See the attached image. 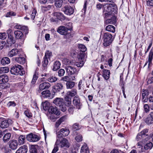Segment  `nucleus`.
<instances>
[{
    "label": "nucleus",
    "instance_id": "1",
    "mask_svg": "<svg viewBox=\"0 0 153 153\" xmlns=\"http://www.w3.org/2000/svg\"><path fill=\"white\" fill-rule=\"evenodd\" d=\"M117 7L112 4H106L103 5V12L111 13L114 14L117 13Z\"/></svg>",
    "mask_w": 153,
    "mask_h": 153
},
{
    "label": "nucleus",
    "instance_id": "2",
    "mask_svg": "<svg viewBox=\"0 0 153 153\" xmlns=\"http://www.w3.org/2000/svg\"><path fill=\"white\" fill-rule=\"evenodd\" d=\"M23 68L20 65H17L13 66L11 68L10 71L11 73L14 75L19 74L23 75L25 72L23 71Z\"/></svg>",
    "mask_w": 153,
    "mask_h": 153
},
{
    "label": "nucleus",
    "instance_id": "3",
    "mask_svg": "<svg viewBox=\"0 0 153 153\" xmlns=\"http://www.w3.org/2000/svg\"><path fill=\"white\" fill-rule=\"evenodd\" d=\"M53 103L57 106L59 107V109L63 111H65L67 108L64 104L63 99L60 98H56L53 101Z\"/></svg>",
    "mask_w": 153,
    "mask_h": 153
},
{
    "label": "nucleus",
    "instance_id": "4",
    "mask_svg": "<svg viewBox=\"0 0 153 153\" xmlns=\"http://www.w3.org/2000/svg\"><path fill=\"white\" fill-rule=\"evenodd\" d=\"M103 39V45L106 47L109 45L113 40L112 35L108 33H105L104 34Z\"/></svg>",
    "mask_w": 153,
    "mask_h": 153
},
{
    "label": "nucleus",
    "instance_id": "5",
    "mask_svg": "<svg viewBox=\"0 0 153 153\" xmlns=\"http://www.w3.org/2000/svg\"><path fill=\"white\" fill-rule=\"evenodd\" d=\"M56 145L61 148H68L70 147V143L68 140L65 138H63L61 140L57 138L56 141Z\"/></svg>",
    "mask_w": 153,
    "mask_h": 153
},
{
    "label": "nucleus",
    "instance_id": "6",
    "mask_svg": "<svg viewBox=\"0 0 153 153\" xmlns=\"http://www.w3.org/2000/svg\"><path fill=\"white\" fill-rule=\"evenodd\" d=\"M149 132V129H145L139 133L137 135L136 140L137 141H139L142 140L143 141H146L145 139L146 136H148L146 134Z\"/></svg>",
    "mask_w": 153,
    "mask_h": 153
},
{
    "label": "nucleus",
    "instance_id": "7",
    "mask_svg": "<svg viewBox=\"0 0 153 153\" xmlns=\"http://www.w3.org/2000/svg\"><path fill=\"white\" fill-rule=\"evenodd\" d=\"M69 132L68 129L66 128H62L58 132H56V137L58 138L65 137L69 134Z\"/></svg>",
    "mask_w": 153,
    "mask_h": 153
},
{
    "label": "nucleus",
    "instance_id": "8",
    "mask_svg": "<svg viewBox=\"0 0 153 153\" xmlns=\"http://www.w3.org/2000/svg\"><path fill=\"white\" fill-rule=\"evenodd\" d=\"M57 32L61 35H67V37H69L71 36L70 33L68 32L67 28L65 26H60L57 30Z\"/></svg>",
    "mask_w": 153,
    "mask_h": 153
},
{
    "label": "nucleus",
    "instance_id": "9",
    "mask_svg": "<svg viewBox=\"0 0 153 153\" xmlns=\"http://www.w3.org/2000/svg\"><path fill=\"white\" fill-rule=\"evenodd\" d=\"M51 86L50 84L48 82H44L41 83L39 85V88L37 91V93H40L43 90L48 89Z\"/></svg>",
    "mask_w": 153,
    "mask_h": 153
},
{
    "label": "nucleus",
    "instance_id": "10",
    "mask_svg": "<svg viewBox=\"0 0 153 153\" xmlns=\"http://www.w3.org/2000/svg\"><path fill=\"white\" fill-rule=\"evenodd\" d=\"M26 139L30 142H35L39 140V137L37 135L30 133L27 135Z\"/></svg>",
    "mask_w": 153,
    "mask_h": 153
},
{
    "label": "nucleus",
    "instance_id": "11",
    "mask_svg": "<svg viewBox=\"0 0 153 153\" xmlns=\"http://www.w3.org/2000/svg\"><path fill=\"white\" fill-rule=\"evenodd\" d=\"M62 10L66 15H70L74 12V9L69 5L65 6L62 8Z\"/></svg>",
    "mask_w": 153,
    "mask_h": 153
},
{
    "label": "nucleus",
    "instance_id": "12",
    "mask_svg": "<svg viewBox=\"0 0 153 153\" xmlns=\"http://www.w3.org/2000/svg\"><path fill=\"white\" fill-rule=\"evenodd\" d=\"M66 73L68 75H71L75 74L76 72V68L71 66H67L65 68Z\"/></svg>",
    "mask_w": 153,
    "mask_h": 153
},
{
    "label": "nucleus",
    "instance_id": "13",
    "mask_svg": "<svg viewBox=\"0 0 153 153\" xmlns=\"http://www.w3.org/2000/svg\"><path fill=\"white\" fill-rule=\"evenodd\" d=\"M18 144V143L17 140H10L8 142L9 148L13 150L16 149Z\"/></svg>",
    "mask_w": 153,
    "mask_h": 153
},
{
    "label": "nucleus",
    "instance_id": "14",
    "mask_svg": "<svg viewBox=\"0 0 153 153\" xmlns=\"http://www.w3.org/2000/svg\"><path fill=\"white\" fill-rule=\"evenodd\" d=\"M74 104L75 105L77 108L79 109L81 105L80 102V99L78 96H76L74 97L73 101Z\"/></svg>",
    "mask_w": 153,
    "mask_h": 153
},
{
    "label": "nucleus",
    "instance_id": "15",
    "mask_svg": "<svg viewBox=\"0 0 153 153\" xmlns=\"http://www.w3.org/2000/svg\"><path fill=\"white\" fill-rule=\"evenodd\" d=\"M48 111L49 113H51V114H54L56 115H59L60 114L59 111L58 110L57 108L55 106H51L49 107Z\"/></svg>",
    "mask_w": 153,
    "mask_h": 153
},
{
    "label": "nucleus",
    "instance_id": "16",
    "mask_svg": "<svg viewBox=\"0 0 153 153\" xmlns=\"http://www.w3.org/2000/svg\"><path fill=\"white\" fill-rule=\"evenodd\" d=\"M14 33L16 39L22 40L24 39V36L22 31L17 30L15 31Z\"/></svg>",
    "mask_w": 153,
    "mask_h": 153
},
{
    "label": "nucleus",
    "instance_id": "17",
    "mask_svg": "<svg viewBox=\"0 0 153 153\" xmlns=\"http://www.w3.org/2000/svg\"><path fill=\"white\" fill-rule=\"evenodd\" d=\"M7 45L8 46H11L16 42V40L14 39L12 35L8 36V39L7 41Z\"/></svg>",
    "mask_w": 153,
    "mask_h": 153
},
{
    "label": "nucleus",
    "instance_id": "18",
    "mask_svg": "<svg viewBox=\"0 0 153 153\" xmlns=\"http://www.w3.org/2000/svg\"><path fill=\"white\" fill-rule=\"evenodd\" d=\"M110 72L109 70L103 69L102 71V76L105 80L108 79L110 77Z\"/></svg>",
    "mask_w": 153,
    "mask_h": 153
},
{
    "label": "nucleus",
    "instance_id": "19",
    "mask_svg": "<svg viewBox=\"0 0 153 153\" xmlns=\"http://www.w3.org/2000/svg\"><path fill=\"white\" fill-rule=\"evenodd\" d=\"M19 52V51L17 49H13L8 52V56L10 57H12L18 55Z\"/></svg>",
    "mask_w": 153,
    "mask_h": 153
},
{
    "label": "nucleus",
    "instance_id": "20",
    "mask_svg": "<svg viewBox=\"0 0 153 153\" xmlns=\"http://www.w3.org/2000/svg\"><path fill=\"white\" fill-rule=\"evenodd\" d=\"M77 94V90L76 89H73L70 91H67L65 95L68 97H72L75 96Z\"/></svg>",
    "mask_w": 153,
    "mask_h": 153
},
{
    "label": "nucleus",
    "instance_id": "21",
    "mask_svg": "<svg viewBox=\"0 0 153 153\" xmlns=\"http://www.w3.org/2000/svg\"><path fill=\"white\" fill-rule=\"evenodd\" d=\"M53 14L54 16L56 17L57 19L61 21L65 20V18L64 15L61 13L55 12Z\"/></svg>",
    "mask_w": 153,
    "mask_h": 153
},
{
    "label": "nucleus",
    "instance_id": "22",
    "mask_svg": "<svg viewBox=\"0 0 153 153\" xmlns=\"http://www.w3.org/2000/svg\"><path fill=\"white\" fill-rule=\"evenodd\" d=\"M27 151V146L25 145L20 147L16 152V153H26Z\"/></svg>",
    "mask_w": 153,
    "mask_h": 153
},
{
    "label": "nucleus",
    "instance_id": "23",
    "mask_svg": "<svg viewBox=\"0 0 153 153\" xmlns=\"http://www.w3.org/2000/svg\"><path fill=\"white\" fill-rule=\"evenodd\" d=\"M63 87V85L60 83H57L53 87L54 91L56 92L62 90Z\"/></svg>",
    "mask_w": 153,
    "mask_h": 153
},
{
    "label": "nucleus",
    "instance_id": "24",
    "mask_svg": "<svg viewBox=\"0 0 153 153\" xmlns=\"http://www.w3.org/2000/svg\"><path fill=\"white\" fill-rule=\"evenodd\" d=\"M71 98L70 97H68L66 95H65V101L64 104L66 107H69L71 105Z\"/></svg>",
    "mask_w": 153,
    "mask_h": 153
},
{
    "label": "nucleus",
    "instance_id": "25",
    "mask_svg": "<svg viewBox=\"0 0 153 153\" xmlns=\"http://www.w3.org/2000/svg\"><path fill=\"white\" fill-rule=\"evenodd\" d=\"M50 91L49 90H47L42 91L40 96L42 98L50 97Z\"/></svg>",
    "mask_w": 153,
    "mask_h": 153
},
{
    "label": "nucleus",
    "instance_id": "26",
    "mask_svg": "<svg viewBox=\"0 0 153 153\" xmlns=\"http://www.w3.org/2000/svg\"><path fill=\"white\" fill-rule=\"evenodd\" d=\"M116 22V18L114 16H111L110 19H107L106 20V23L107 24H114Z\"/></svg>",
    "mask_w": 153,
    "mask_h": 153
},
{
    "label": "nucleus",
    "instance_id": "27",
    "mask_svg": "<svg viewBox=\"0 0 153 153\" xmlns=\"http://www.w3.org/2000/svg\"><path fill=\"white\" fill-rule=\"evenodd\" d=\"M75 79V77L74 76L72 77V78L71 79L70 77L68 76H66L62 77L61 79V80L68 82L69 81L74 80Z\"/></svg>",
    "mask_w": 153,
    "mask_h": 153
},
{
    "label": "nucleus",
    "instance_id": "28",
    "mask_svg": "<svg viewBox=\"0 0 153 153\" xmlns=\"http://www.w3.org/2000/svg\"><path fill=\"white\" fill-rule=\"evenodd\" d=\"M81 153H89L88 147L86 144H84L82 146L81 151Z\"/></svg>",
    "mask_w": 153,
    "mask_h": 153
},
{
    "label": "nucleus",
    "instance_id": "29",
    "mask_svg": "<svg viewBox=\"0 0 153 153\" xmlns=\"http://www.w3.org/2000/svg\"><path fill=\"white\" fill-rule=\"evenodd\" d=\"M60 63L59 61H56L53 63V70L55 71L59 69L60 66Z\"/></svg>",
    "mask_w": 153,
    "mask_h": 153
},
{
    "label": "nucleus",
    "instance_id": "30",
    "mask_svg": "<svg viewBox=\"0 0 153 153\" xmlns=\"http://www.w3.org/2000/svg\"><path fill=\"white\" fill-rule=\"evenodd\" d=\"M145 122L148 125H150L153 123V118L150 114L145 120Z\"/></svg>",
    "mask_w": 153,
    "mask_h": 153
},
{
    "label": "nucleus",
    "instance_id": "31",
    "mask_svg": "<svg viewBox=\"0 0 153 153\" xmlns=\"http://www.w3.org/2000/svg\"><path fill=\"white\" fill-rule=\"evenodd\" d=\"M10 62V59L7 57H4L2 58L1 60V63L3 65L8 64Z\"/></svg>",
    "mask_w": 153,
    "mask_h": 153
},
{
    "label": "nucleus",
    "instance_id": "32",
    "mask_svg": "<svg viewBox=\"0 0 153 153\" xmlns=\"http://www.w3.org/2000/svg\"><path fill=\"white\" fill-rule=\"evenodd\" d=\"M15 60L16 62L20 64H23L25 62V59L23 57H16L15 58Z\"/></svg>",
    "mask_w": 153,
    "mask_h": 153
},
{
    "label": "nucleus",
    "instance_id": "33",
    "mask_svg": "<svg viewBox=\"0 0 153 153\" xmlns=\"http://www.w3.org/2000/svg\"><path fill=\"white\" fill-rule=\"evenodd\" d=\"M8 80V77L6 74L0 76V82H7Z\"/></svg>",
    "mask_w": 153,
    "mask_h": 153
},
{
    "label": "nucleus",
    "instance_id": "34",
    "mask_svg": "<svg viewBox=\"0 0 153 153\" xmlns=\"http://www.w3.org/2000/svg\"><path fill=\"white\" fill-rule=\"evenodd\" d=\"M7 120H4L2 122L0 125V127L2 128H4L7 127L9 125V123Z\"/></svg>",
    "mask_w": 153,
    "mask_h": 153
},
{
    "label": "nucleus",
    "instance_id": "35",
    "mask_svg": "<svg viewBox=\"0 0 153 153\" xmlns=\"http://www.w3.org/2000/svg\"><path fill=\"white\" fill-rule=\"evenodd\" d=\"M25 140V136L22 135L20 136L18 139V144L19 145L23 144L24 143Z\"/></svg>",
    "mask_w": 153,
    "mask_h": 153
},
{
    "label": "nucleus",
    "instance_id": "36",
    "mask_svg": "<svg viewBox=\"0 0 153 153\" xmlns=\"http://www.w3.org/2000/svg\"><path fill=\"white\" fill-rule=\"evenodd\" d=\"M105 30L114 33L115 31V28L112 25H108L105 27Z\"/></svg>",
    "mask_w": 153,
    "mask_h": 153
},
{
    "label": "nucleus",
    "instance_id": "37",
    "mask_svg": "<svg viewBox=\"0 0 153 153\" xmlns=\"http://www.w3.org/2000/svg\"><path fill=\"white\" fill-rule=\"evenodd\" d=\"M57 78L56 76H51L47 79V80L49 82H54L57 81Z\"/></svg>",
    "mask_w": 153,
    "mask_h": 153
},
{
    "label": "nucleus",
    "instance_id": "38",
    "mask_svg": "<svg viewBox=\"0 0 153 153\" xmlns=\"http://www.w3.org/2000/svg\"><path fill=\"white\" fill-rule=\"evenodd\" d=\"M43 106L44 109L45 110H48L49 107L51 106L49 102L47 101L43 102Z\"/></svg>",
    "mask_w": 153,
    "mask_h": 153
},
{
    "label": "nucleus",
    "instance_id": "39",
    "mask_svg": "<svg viewBox=\"0 0 153 153\" xmlns=\"http://www.w3.org/2000/svg\"><path fill=\"white\" fill-rule=\"evenodd\" d=\"M75 85V83L74 82L70 81L67 82L66 85L67 89H71Z\"/></svg>",
    "mask_w": 153,
    "mask_h": 153
},
{
    "label": "nucleus",
    "instance_id": "40",
    "mask_svg": "<svg viewBox=\"0 0 153 153\" xmlns=\"http://www.w3.org/2000/svg\"><path fill=\"white\" fill-rule=\"evenodd\" d=\"M11 137V134L9 133H6L3 137V140L4 142H7L10 139Z\"/></svg>",
    "mask_w": 153,
    "mask_h": 153
},
{
    "label": "nucleus",
    "instance_id": "41",
    "mask_svg": "<svg viewBox=\"0 0 153 153\" xmlns=\"http://www.w3.org/2000/svg\"><path fill=\"white\" fill-rule=\"evenodd\" d=\"M153 146V144L152 142L147 143L144 146V148L146 150L151 149Z\"/></svg>",
    "mask_w": 153,
    "mask_h": 153
},
{
    "label": "nucleus",
    "instance_id": "42",
    "mask_svg": "<svg viewBox=\"0 0 153 153\" xmlns=\"http://www.w3.org/2000/svg\"><path fill=\"white\" fill-rule=\"evenodd\" d=\"M75 139L78 142H81L82 140V135L80 134H77L75 137Z\"/></svg>",
    "mask_w": 153,
    "mask_h": 153
},
{
    "label": "nucleus",
    "instance_id": "43",
    "mask_svg": "<svg viewBox=\"0 0 153 153\" xmlns=\"http://www.w3.org/2000/svg\"><path fill=\"white\" fill-rule=\"evenodd\" d=\"M55 5L56 7H61L62 5V0H55Z\"/></svg>",
    "mask_w": 153,
    "mask_h": 153
},
{
    "label": "nucleus",
    "instance_id": "44",
    "mask_svg": "<svg viewBox=\"0 0 153 153\" xmlns=\"http://www.w3.org/2000/svg\"><path fill=\"white\" fill-rule=\"evenodd\" d=\"M81 128V126L77 123L74 124L72 127V129L74 131L79 130Z\"/></svg>",
    "mask_w": 153,
    "mask_h": 153
},
{
    "label": "nucleus",
    "instance_id": "45",
    "mask_svg": "<svg viewBox=\"0 0 153 153\" xmlns=\"http://www.w3.org/2000/svg\"><path fill=\"white\" fill-rule=\"evenodd\" d=\"M8 83L7 82H0V88H1L4 89L8 87Z\"/></svg>",
    "mask_w": 153,
    "mask_h": 153
},
{
    "label": "nucleus",
    "instance_id": "46",
    "mask_svg": "<svg viewBox=\"0 0 153 153\" xmlns=\"http://www.w3.org/2000/svg\"><path fill=\"white\" fill-rule=\"evenodd\" d=\"M78 47L80 50L82 52H85L87 49L85 46L82 44H79Z\"/></svg>",
    "mask_w": 153,
    "mask_h": 153
},
{
    "label": "nucleus",
    "instance_id": "47",
    "mask_svg": "<svg viewBox=\"0 0 153 153\" xmlns=\"http://www.w3.org/2000/svg\"><path fill=\"white\" fill-rule=\"evenodd\" d=\"M65 73V70L63 69H61L58 71V75L59 77L63 76Z\"/></svg>",
    "mask_w": 153,
    "mask_h": 153
},
{
    "label": "nucleus",
    "instance_id": "48",
    "mask_svg": "<svg viewBox=\"0 0 153 153\" xmlns=\"http://www.w3.org/2000/svg\"><path fill=\"white\" fill-rule=\"evenodd\" d=\"M51 8V6L49 5L47 6H42L41 7V9L42 11L43 12H46L48 10L50 9Z\"/></svg>",
    "mask_w": 153,
    "mask_h": 153
},
{
    "label": "nucleus",
    "instance_id": "49",
    "mask_svg": "<svg viewBox=\"0 0 153 153\" xmlns=\"http://www.w3.org/2000/svg\"><path fill=\"white\" fill-rule=\"evenodd\" d=\"M79 62H77L76 63L75 65L78 67H82L84 63V60L79 61Z\"/></svg>",
    "mask_w": 153,
    "mask_h": 153
},
{
    "label": "nucleus",
    "instance_id": "50",
    "mask_svg": "<svg viewBox=\"0 0 153 153\" xmlns=\"http://www.w3.org/2000/svg\"><path fill=\"white\" fill-rule=\"evenodd\" d=\"M72 24L71 22H69L66 24L65 25V27L67 28V30H71L72 29Z\"/></svg>",
    "mask_w": 153,
    "mask_h": 153
},
{
    "label": "nucleus",
    "instance_id": "51",
    "mask_svg": "<svg viewBox=\"0 0 153 153\" xmlns=\"http://www.w3.org/2000/svg\"><path fill=\"white\" fill-rule=\"evenodd\" d=\"M24 114L28 118L32 117V113L28 110H25L24 112Z\"/></svg>",
    "mask_w": 153,
    "mask_h": 153
},
{
    "label": "nucleus",
    "instance_id": "52",
    "mask_svg": "<svg viewBox=\"0 0 153 153\" xmlns=\"http://www.w3.org/2000/svg\"><path fill=\"white\" fill-rule=\"evenodd\" d=\"M52 56V53L49 51H47L45 53L44 57L46 59H49L50 57Z\"/></svg>",
    "mask_w": 153,
    "mask_h": 153
},
{
    "label": "nucleus",
    "instance_id": "53",
    "mask_svg": "<svg viewBox=\"0 0 153 153\" xmlns=\"http://www.w3.org/2000/svg\"><path fill=\"white\" fill-rule=\"evenodd\" d=\"M16 15V13L13 11H9L7 12L6 15L7 17H10L11 16H15Z\"/></svg>",
    "mask_w": 153,
    "mask_h": 153
},
{
    "label": "nucleus",
    "instance_id": "54",
    "mask_svg": "<svg viewBox=\"0 0 153 153\" xmlns=\"http://www.w3.org/2000/svg\"><path fill=\"white\" fill-rule=\"evenodd\" d=\"M16 103L14 101H10L7 104V106L8 107H14L16 105Z\"/></svg>",
    "mask_w": 153,
    "mask_h": 153
},
{
    "label": "nucleus",
    "instance_id": "55",
    "mask_svg": "<svg viewBox=\"0 0 153 153\" xmlns=\"http://www.w3.org/2000/svg\"><path fill=\"white\" fill-rule=\"evenodd\" d=\"M38 78V76L36 75V74H34L33 76L32 79V80L31 83L33 84H34Z\"/></svg>",
    "mask_w": 153,
    "mask_h": 153
},
{
    "label": "nucleus",
    "instance_id": "56",
    "mask_svg": "<svg viewBox=\"0 0 153 153\" xmlns=\"http://www.w3.org/2000/svg\"><path fill=\"white\" fill-rule=\"evenodd\" d=\"M143 108L145 112L146 113H147L149 111V107L148 104H144L143 105Z\"/></svg>",
    "mask_w": 153,
    "mask_h": 153
},
{
    "label": "nucleus",
    "instance_id": "57",
    "mask_svg": "<svg viewBox=\"0 0 153 153\" xmlns=\"http://www.w3.org/2000/svg\"><path fill=\"white\" fill-rule=\"evenodd\" d=\"M48 63V59L44 58V60L42 62V65L44 67H45L47 66Z\"/></svg>",
    "mask_w": 153,
    "mask_h": 153
},
{
    "label": "nucleus",
    "instance_id": "58",
    "mask_svg": "<svg viewBox=\"0 0 153 153\" xmlns=\"http://www.w3.org/2000/svg\"><path fill=\"white\" fill-rule=\"evenodd\" d=\"M36 13V10L35 9H33L31 15V18L33 20L34 19Z\"/></svg>",
    "mask_w": 153,
    "mask_h": 153
},
{
    "label": "nucleus",
    "instance_id": "59",
    "mask_svg": "<svg viewBox=\"0 0 153 153\" xmlns=\"http://www.w3.org/2000/svg\"><path fill=\"white\" fill-rule=\"evenodd\" d=\"M148 96H143V95H142V101L143 103H145L148 101L149 98Z\"/></svg>",
    "mask_w": 153,
    "mask_h": 153
},
{
    "label": "nucleus",
    "instance_id": "60",
    "mask_svg": "<svg viewBox=\"0 0 153 153\" xmlns=\"http://www.w3.org/2000/svg\"><path fill=\"white\" fill-rule=\"evenodd\" d=\"M7 37L6 33H0V39L4 40Z\"/></svg>",
    "mask_w": 153,
    "mask_h": 153
},
{
    "label": "nucleus",
    "instance_id": "61",
    "mask_svg": "<svg viewBox=\"0 0 153 153\" xmlns=\"http://www.w3.org/2000/svg\"><path fill=\"white\" fill-rule=\"evenodd\" d=\"M21 30H23L25 34H27L28 33V29L27 26H22Z\"/></svg>",
    "mask_w": 153,
    "mask_h": 153
},
{
    "label": "nucleus",
    "instance_id": "62",
    "mask_svg": "<svg viewBox=\"0 0 153 153\" xmlns=\"http://www.w3.org/2000/svg\"><path fill=\"white\" fill-rule=\"evenodd\" d=\"M85 54L83 53H80L79 55V57L78 58V59L79 61H82L84 60V62L85 61Z\"/></svg>",
    "mask_w": 153,
    "mask_h": 153
},
{
    "label": "nucleus",
    "instance_id": "63",
    "mask_svg": "<svg viewBox=\"0 0 153 153\" xmlns=\"http://www.w3.org/2000/svg\"><path fill=\"white\" fill-rule=\"evenodd\" d=\"M69 108L68 109V111L71 113H72L75 107L73 105H70L69 106Z\"/></svg>",
    "mask_w": 153,
    "mask_h": 153
},
{
    "label": "nucleus",
    "instance_id": "64",
    "mask_svg": "<svg viewBox=\"0 0 153 153\" xmlns=\"http://www.w3.org/2000/svg\"><path fill=\"white\" fill-rule=\"evenodd\" d=\"M59 147L58 145H56V143L52 151V153H56V152L58 150Z\"/></svg>",
    "mask_w": 153,
    "mask_h": 153
}]
</instances>
